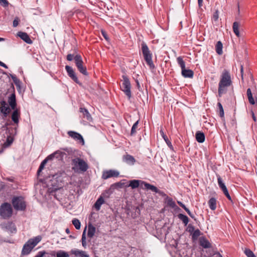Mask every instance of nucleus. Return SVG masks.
<instances>
[{"instance_id": "obj_16", "label": "nucleus", "mask_w": 257, "mask_h": 257, "mask_svg": "<svg viewBox=\"0 0 257 257\" xmlns=\"http://www.w3.org/2000/svg\"><path fill=\"white\" fill-rule=\"evenodd\" d=\"M164 203L168 207L172 208V209H180L176 204L175 201L170 197H167V198H164Z\"/></svg>"}, {"instance_id": "obj_36", "label": "nucleus", "mask_w": 257, "mask_h": 257, "mask_svg": "<svg viewBox=\"0 0 257 257\" xmlns=\"http://www.w3.org/2000/svg\"><path fill=\"white\" fill-rule=\"evenodd\" d=\"M178 216V218L181 220H182L183 223L185 225H186L188 223L189 218H188V217L186 215H185L184 214H181V213H180V214H179Z\"/></svg>"}, {"instance_id": "obj_59", "label": "nucleus", "mask_w": 257, "mask_h": 257, "mask_svg": "<svg viewBox=\"0 0 257 257\" xmlns=\"http://www.w3.org/2000/svg\"><path fill=\"white\" fill-rule=\"evenodd\" d=\"M0 66H2L5 68H8V66L4 63L0 61Z\"/></svg>"}, {"instance_id": "obj_35", "label": "nucleus", "mask_w": 257, "mask_h": 257, "mask_svg": "<svg viewBox=\"0 0 257 257\" xmlns=\"http://www.w3.org/2000/svg\"><path fill=\"white\" fill-rule=\"evenodd\" d=\"M217 200L214 197H211L208 201V204L210 209H216Z\"/></svg>"}, {"instance_id": "obj_1", "label": "nucleus", "mask_w": 257, "mask_h": 257, "mask_svg": "<svg viewBox=\"0 0 257 257\" xmlns=\"http://www.w3.org/2000/svg\"><path fill=\"white\" fill-rule=\"evenodd\" d=\"M52 185L54 189V195L55 197L59 201H61L64 197L63 193H61V189L63 187L64 184V176L63 173L55 174L52 176Z\"/></svg>"}, {"instance_id": "obj_64", "label": "nucleus", "mask_w": 257, "mask_h": 257, "mask_svg": "<svg viewBox=\"0 0 257 257\" xmlns=\"http://www.w3.org/2000/svg\"><path fill=\"white\" fill-rule=\"evenodd\" d=\"M214 257H222V256L219 252H216L214 254Z\"/></svg>"}, {"instance_id": "obj_60", "label": "nucleus", "mask_w": 257, "mask_h": 257, "mask_svg": "<svg viewBox=\"0 0 257 257\" xmlns=\"http://www.w3.org/2000/svg\"><path fill=\"white\" fill-rule=\"evenodd\" d=\"M222 191L223 192V194H225L227 192H228V190L226 188V187L223 188L222 189H221Z\"/></svg>"}, {"instance_id": "obj_57", "label": "nucleus", "mask_w": 257, "mask_h": 257, "mask_svg": "<svg viewBox=\"0 0 257 257\" xmlns=\"http://www.w3.org/2000/svg\"><path fill=\"white\" fill-rule=\"evenodd\" d=\"M224 195L226 197V198L229 200L231 201V197L230 195H229V192H227V193L224 194Z\"/></svg>"}, {"instance_id": "obj_13", "label": "nucleus", "mask_w": 257, "mask_h": 257, "mask_svg": "<svg viewBox=\"0 0 257 257\" xmlns=\"http://www.w3.org/2000/svg\"><path fill=\"white\" fill-rule=\"evenodd\" d=\"M1 107H0V111L3 114L4 117H7L11 111V109L8 105L7 103L4 100L0 102Z\"/></svg>"}, {"instance_id": "obj_22", "label": "nucleus", "mask_w": 257, "mask_h": 257, "mask_svg": "<svg viewBox=\"0 0 257 257\" xmlns=\"http://www.w3.org/2000/svg\"><path fill=\"white\" fill-rule=\"evenodd\" d=\"M71 252L76 257H89V255L85 251L80 250L78 249H72Z\"/></svg>"}, {"instance_id": "obj_50", "label": "nucleus", "mask_w": 257, "mask_h": 257, "mask_svg": "<svg viewBox=\"0 0 257 257\" xmlns=\"http://www.w3.org/2000/svg\"><path fill=\"white\" fill-rule=\"evenodd\" d=\"M46 254H48L46 251H39L35 257H43Z\"/></svg>"}, {"instance_id": "obj_54", "label": "nucleus", "mask_w": 257, "mask_h": 257, "mask_svg": "<svg viewBox=\"0 0 257 257\" xmlns=\"http://www.w3.org/2000/svg\"><path fill=\"white\" fill-rule=\"evenodd\" d=\"M0 5L4 7H6L9 5L7 0H0Z\"/></svg>"}, {"instance_id": "obj_4", "label": "nucleus", "mask_w": 257, "mask_h": 257, "mask_svg": "<svg viewBox=\"0 0 257 257\" xmlns=\"http://www.w3.org/2000/svg\"><path fill=\"white\" fill-rule=\"evenodd\" d=\"M71 165L72 169L75 173L85 172L89 168L87 162L83 159L79 157H76L72 159Z\"/></svg>"}, {"instance_id": "obj_9", "label": "nucleus", "mask_w": 257, "mask_h": 257, "mask_svg": "<svg viewBox=\"0 0 257 257\" xmlns=\"http://www.w3.org/2000/svg\"><path fill=\"white\" fill-rule=\"evenodd\" d=\"M12 203L14 209H26V202L22 196H14Z\"/></svg>"}, {"instance_id": "obj_14", "label": "nucleus", "mask_w": 257, "mask_h": 257, "mask_svg": "<svg viewBox=\"0 0 257 257\" xmlns=\"http://www.w3.org/2000/svg\"><path fill=\"white\" fill-rule=\"evenodd\" d=\"M64 156V152L61 150H58L48 156L50 161L56 159L57 161H62Z\"/></svg>"}, {"instance_id": "obj_38", "label": "nucleus", "mask_w": 257, "mask_h": 257, "mask_svg": "<svg viewBox=\"0 0 257 257\" xmlns=\"http://www.w3.org/2000/svg\"><path fill=\"white\" fill-rule=\"evenodd\" d=\"M217 106L218 107V114H219V115L222 118H224V110H223V106H222V104H221L220 102H218L217 103Z\"/></svg>"}, {"instance_id": "obj_30", "label": "nucleus", "mask_w": 257, "mask_h": 257, "mask_svg": "<svg viewBox=\"0 0 257 257\" xmlns=\"http://www.w3.org/2000/svg\"><path fill=\"white\" fill-rule=\"evenodd\" d=\"M47 254L48 255L47 257H64V251L59 250L57 252H56L55 251H52L50 253Z\"/></svg>"}, {"instance_id": "obj_48", "label": "nucleus", "mask_w": 257, "mask_h": 257, "mask_svg": "<svg viewBox=\"0 0 257 257\" xmlns=\"http://www.w3.org/2000/svg\"><path fill=\"white\" fill-rule=\"evenodd\" d=\"M125 180H122L120 182L115 183L113 185H114L116 187H117L118 188H122L123 186H124V183L122 182V181H125Z\"/></svg>"}, {"instance_id": "obj_23", "label": "nucleus", "mask_w": 257, "mask_h": 257, "mask_svg": "<svg viewBox=\"0 0 257 257\" xmlns=\"http://www.w3.org/2000/svg\"><path fill=\"white\" fill-rule=\"evenodd\" d=\"M123 160L125 163L130 165H134L136 161L135 158L133 156L129 154H126L124 155L123 156Z\"/></svg>"}, {"instance_id": "obj_43", "label": "nucleus", "mask_w": 257, "mask_h": 257, "mask_svg": "<svg viewBox=\"0 0 257 257\" xmlns=\"http://www.w3.org/2000/svg\"><path fill=\"white\" fill-rule=\"evenodd\" d=\"M72 222L76 229H79L80 228L81 223L80 221L78 219H73L72 221Z\"/></svg>"}, {"instance_id": "obj_10", "label": "nucleus", "mask_w": 257, "mask_h": 257, "mask_svg": "<svg viewBox=\"0 0 257 257\" xmlns=\"http://www.w3.org/2000/svg\"><path fill=\"white\" fill-rule=\"evenodd\" d=\"M67 134L69 138L76 141L78 144L81 146L84 145V139L80 134L73 131H69L67 132Z\"/></svg>"}, {"instance_id": "obj_58", "label": "nucleus", "mask_w": 257, "mask_h": 257, "mask_svg": "<svg viewBox=\"0 0 257 257\" xmlns=\"http://www.w3.org/2000/svg\"><path fill=\"white\" fill-rule=\"evenodd\" d=\"M5 184L2 182H0V191L5 188Z\"/></svg>"}, {"instance_id": "obj_42", "label": "nucleus", "mask_w": 257, "mask_h": 257, "mask_svg": "<svg viewBox=\"0 0 257 257\" xmlns=\"http://www.w3.org/2000/svg\"><path fill=\"white\" fill-rule=\"evenodd\" d=\"M217 182L218 186L220 189H222L223 188L225 187L226 186L225 185L224 183L223 182L220 176L219 175H217Z\"/></svg>"}, {"instance_id": "obj_41", "label": "nucleus", "mask_w": 257, "mask_h": 257, "mask_svg": "<svg viewBox=\"0 0 257 257\" xmlns=\"http://www.w3.org/2000/svg\"><path fill=\"white\" fill-rule=\"evenodd\" d=\"M200 234H201L200 231L198 229H196L191 234L192 239L194 240H196L198 238V237L200 235Z\"/></svg>"}, {"instance_id": "obj_3", "label": "nucleus", "mask_w": 257, "mask_h": 257, "mask_svg": "<svg viewBox=\"0 0 257 257\" xmlns=\"http://www.w3.org/2000/svg\"><path fill=\"white\" fill-rule=\"evenodd\" d=\"M66 59L69 61L74 60L78 70L84 75H88L86 66H83L82 57L80 55L77 53L76 49H74L72 53L68 54Z\"/></svg>"}, {"instance_id": "obj_20", "label": "nucleus", "mask_w": 257, "mask_h": 257, "mask_svg": "<svg viewBox=\"0 0 257 257\" xmlns=\"http://www.w3.org/2000/svg\"><path fill=\"white\" fill-rule=\"evenodd\" d=\"M17 35L27 44H31L33 43L29 36L28 35L27 33L25 32H19L17 34Z\"/></svg>"}, {"instance_id": "obj_44", "label": "nucleus", "mask_w": 257, "mask_h": 257, "mask_svg": "<svg viewBox=\"0 0 257 257\" xmlns=\"http://www.w3.org/2000/svg\"><path fill=\"white\" fill-rule=\"evenodd\" d=\"M10 76L13 80L14 83L16 84L17 86H19L20 85V80L16 77L15 75L10 74Z\"/></svg>"}, {"instance_id": "obj_40", "label": "nucleus", "mask_w": 257, "mask_h": 257, "mask_svg": "<svg viewBox=\"0 0 257 257\" xmlns=\"http://www.w3.org/2000/svg\"><path fill=\"white\" fill-rule=\"evenodd\" d=\"M139 120H137L133 125L131 131V135L135 136L137 133V128H138V123Z\"/></svg>"}, {"instance_id": "obj_21", "label": "nucleus", "mask_w": 257, "mask_h": 257, "mask_svg": "<svg viewBox=\"0 0 257 257\" xmlns=\"http://www.w3.org/2000/svg\"><path fill=\"white\" fill-rule=\"evenodd\" d=\"M143 181L139 180H132L130 181L129 184L128 185H126V187H131L132 189H136L140 185L142 188H143V185L142 184V182Z\"/></svg>"}, {"instance_id": "obj_39", "label": "nucleus", "mask_w": 257, "mask_h": 257, "mask_svg": "<svg viewBox=\"0 0 257 257\" xmlns=\"http://www.w3.org/2000/svg\"><path fill=\"white\" fill-rule=\"evenodd\" d=\"M86 227H85L82 235V238H81V242H82V245L84 248L86 247L87 243L86 241Z\"/></svg>"}, {"instance_id": "obj_19", "label": "nucleus", "mask_w": 257, "mask_h": 257, "mask_svg": "<svg viewBox=\"0 0 257 257\" xmlns=\"http://www.w3.org/2000/svg\"><path fill=\"white\" fill-rule=\"evenodd\" d=\"M8 103L12 109H15L17 106L16 94L12 93L8 98Z\"/></svg>"}, {"instance_id": "obj_27", "label": "nucleus", "mask_w": 257, "mask_h": 257, "mask_svg": "<svg viewBox=\"0 0 257 257\" xmlns=\"http://www.w3.org/2000/svg\"><path fill=\"white\" fill-rule=\"evenodd\" d=\"M96 232V228L92 224L89 223L88 225L87 236L92 238Z\"/></svg>"}, {"instance_id": "obj_2", "label": "nucleus", "mask_w": 257, "mask_h": 257, "mask_svg": "<svg viewBox=\"0 0 257 257\" xmlns=\"http://www.w3.org/2000/svg\"><path fill=\"white\" fill-rule=\"evenodd\" d=\"M232 84V80L229 71L226 69L223 70L220 78L218 83V93L221 97L227 91V88Z\"/></svg>"}, {"instance_id": "obj_49", "label": "nucleus", "mask_w": 257, "mask_h": 257, "mask_svg": "<svg viewBox=\"0 0 257 257\" xmlns=\"http://www.w3.org/2000/svg\"><path fill=\"white\" fill-rule=\"evenodd\" d=\"M219 18V14L218 11H216L213 14L212 19L214 20V21H216L218 20Z\"/></svg>"}, {"instance_id": "obj_7", "label": "nucleus", "mask_w": 257, "mask_h": 257, "mask_svg": "<svg viewBox=\"0 0 257 257\" xmlns=\"http://www.w3.org/2000/svg\"><path fill=\"white\" fill-rule=\"evenodd\" d=\"M122 84L120 85V89L124 92L128 99H130L132 97V92L131 90V84L130 79L126 75H122Z\"/></svg>"}, {"instance_id": "obj_26", "label": "nucleus", "mask_w": 257, "mask_h": 257, "mask_svg": "<svg viewBox=\"0 0 257 257\" xmlns=\"http://www.w3.org/2000/svg\"><path fill=\"white\" fill-rule=\"evenodd\" d=\"M13 110L14 111L12 114V119L15 123L18 124L19 121V117L20 116V110L17 108Z\"/></svg>"}, {"instance_id": "obj_34", "label": "nucleus", "mask_w": 257, "mask_h": 257, "mask_svg": "<svg viewBox=\"0 0 257 257\" xmlns=\"http://www.w3.org/2000/svg\"><path fill=\"white\" fill-rule=\"evenodd\" d=\"M246 94L249 103L252 105L255 104V102L253 98L250 88H248L247 89Z\"/></svg>"}, {"instance_id": "obj_31", "label": "nucleus", "mask_w": 257, "mask_h": 257, "mask_svg": "<svg viewBox=\"0 0 257 257\" xmlns=\"http://www.w3.org/2000/svg\"><path fill=\"white\" fill-rule=\"evenodd\" d=\"M50 158H48L47 156L41 163L39 169L37 171V175L39 176L40 175V173L42 171V170L44 169L45 165L47 164V163L49 161H50Z\"/></svg>"}, {"instance_id": "obj_25", "label": "nucleus", "mask_w": 257, "mask_h": 257, "mask_svg": "<svg viewBox=\"0 0 257 257\" xmlns=\"http://www.w3.org/2000/svg\"><path fill=\"white\" fill-rule=\"evenodd\" d=\"M142 184H144L143 188H144V189H146L147 190H150L152 191H153L156 193H157V192L159 190L157 188V187H156V186H155L152 184H149L146 182H145V181H142Z\"/></svg>"}, {"instance_id": "obj_17", "label": "nucleus", "mask_w": 257, "mask_h": 257, "mask_svg": "<svg viewBox=\"0 0 257 257\" xmlns=\"http://www.w3.org/2000/svg\"><path fill=\"white\" fill-rule=\"evenodd\" d=\"M1 227L4 230H10L12 232V230H14L15 231L16 230V228L15 227V225L12 222H4L3 223H1Z\"/></svg>"}, {"instance_id": "obj_11", "label": "nucleus", "mask_w": 257, "mask_h": 257, "mask_svg": "<svg viewBox=\"0 0 257 257\" xmlns=\"http://www.w3.org/2000/svg\"><path fill=\"white\" fill-rule=\"evenodd\" d=\"M65 70L67 73L68 76L76 83L81 85V83L79 80L76 73L75 70L69 66H65Z\"/></svg>"}, {"instance_id": "obj_24", "label": "nucleus", "mask_w": 257, "mask_h": 257, "mask_svg": "<svg viewBox=\"0 0 257 257\" xmlns=\"http://www.w3.org/2000/svg\"><path fill=\"white\" fill-rule=\"evenodd\" d=\"M199 244L204 248L211 247V244L209 241L204 237H201L199 238Z\"/></svg>"}, {"instance_id": "obj_62", "label": "nucleus", "mask_w": 257, "mask_h": 257, "mask_svg": "<svg viewBox=\"0 0 257 257\" xmlns=\"http://www.w3.org/2000/svg\"><path fill=\"white\" fill-rule=\"evenodd\" d=\"M136 84H137V88H138V89H140V87H141V86H140V83L138 81V80H136Z\"/></svg>"}, {"instance_id": "obj_33", "label": "nucleus", "mask_w": 257, "mask_h": 257, "mask_svg": "<svg viewBox=\"0 0 257 257\" xmlns=\"http://www.w3.org/2000/svg\"><path fill=\"white\" fill-rule=\"evenodd\" d=\"M223 45L221 41H218L215 45V51L218 55H222Z\"/></svg>"}, {"instance_id": "obj_45", "label": "nucleus", "mask_w": 257, "mask_h": 257, "mask_svg": "<svg viewBox=\"0 0 257 257\" xmlns=\"http://www.w3.org/2000/svg\"><path fill=\"white\" fill-rule=\"evenodd\" d=\"M244 253L247 257H256L250 249L246 248Z\"/></svg>"}, {"instance_id": "obj_46", "label": "nucleus", "mask_w": 257, "mask_h": 257, "mask_svg": "<svg viewBox=\"0 0 257 257\" xmlns=\"http://www.w3.org/2000/svg\"><path fill=\"white\" fill-rule=\"evenodd\" d=\"M0 209H13L12 207V205L10 203L5 202L3 203Z\"/></svg>"}, {"instance_id": "obj_63", "label": "nucleus", "mask_w": 257, "mask_h": 257, "mask_svg": "<svg viewBox=\"0 0 257 257\" xmlns=\"http://www.w3.org/2000/svg\"><path fill=\"white\" fill-rule=\"evenodd\" d=\"M203 0H198V4L199 7L202 6Z\"/></svg>"}, {"instance_id": "obj_52", "label": "nucleus", "mask_w": 257, "mask_h": 257, "mask_svg": "<svg viewBox=\"0 0 257 257\" xmlns=\"http://www.w3.org/2000/svg\"><path fill=\"white\" fill-rule=\"evenodd\" d=\"M101 33L106 40L108 41L109 40V37L107 34V33L105 32V31H104L103 30H101Z\"/></svg>"}, {"instance_id": "obj_5", "label": "nucleus", "mask_w": 257, "mask_h": 257, "mask_svg": "<svg viewBox=\"0 0 257 257\" xmlns=\"http://www.w3.org/2000/svg\"><path fill=\"white\" fill-rule=\"evenodd\" d=\"M141 50L144 60L147 64L149 66L151 69H154L155 66L152 60V53L149 50L147 44L144 41L141 43Z\"/></svg>"}, {"instance_id": "obj_15", "label": "nucleus", "mask_w": 257, "mask_h": 257, "mask_svg": "<svg viewBox=\"0 0 257 257\" xmlns=\"http://www.w3.org/2000/svg\"><path fill=\"white\" fill-rule=\"evenodd\" d=\"M79 112L82 113V116L88 122L92 121V117L89 112L88 110L84 107H80Z\"/></svg>"}, {"instance_id": "obj_47", "label": "nucleus", "mask_w": 257, "mask_h": 257, "mask_svg": "<svg viewBox=\"0 0 257 257\" xmlns=\"http://www.w3.org/2000/svg\"><path fill=\"white\" fill-rule=\"evenodd\" d=\"M9 133L10 136H14L17 134V128H9L8 129Z\"/></svg>"}, {"instance_id": "obj_18", "label": "nucleus", "mask_w": 257, "mask_h": 257, "mask_svg": "<svg viewBox=\"0 0 257 257\" xmlns=\"http://www.w3.org/2000/svg\"><path fill=\"white\" fill-rule=\"evenodd\" d=\"M160 134L166 143L167 144L168 147L170 148V149L172 151H174V147L172 144V143L171 141L168 139V137L165 135V133L164 132V130L162 128H161V130H160Z\"/></svg>"}, {"instance_id": "obj_53", "label": "nucleus", "mask_w": 257, "mask_h": 257, "mask_svg": "<svg viewBox=\"0 0 257 257\" xmlns=\"http://www.w3.org/2000/svg\"><path fill=\"white\" fill-rule=\"evenodd\" d=\"M157 193L159 194L161 196H162L164 198H167V197H168V196L166 193H165L163 191H161L160 190H158Z\"/></svg>"}, {"instance_id": "obj_12", "label": "nucleus", "mask_w": 257, "mask_h": 257, "mask_svg": "<svg viewBox=\"0 0 257 257\" xmlns=\"http://www.w3.org/2000/svg\"><path fill=\"white\" fill-rule=\"evenodd\" d=\"M119 176L118 171L114 170H104L102 172L101 178L103 180H106L112 177H118Z\"/></svg>"}, {"instance_id": "obj_6", "label": "nucleus", "mask_w": 257, "mask_h": 257, "mask_svg": "<svg viewBox=\"0 0 257 257\" xmlns=\"http://www.w3.org/2000/svg\"><path fill=\"white\" fill-rule=\"evenodd\" d=\"M41 236H37L34 238L30 239L23 246L22 250V255L29 254L32 249L41 240Z\"/></svg>"}, {"instance_id": "obj_56", "label": "nucleus", "mask_w": 257, "mask_h": 257, "mask_svg": "<svg viewBox=\"0 0 257 257\" xmlns=\"http://www.w3.org/2000/svg\"><path fill=\"white\" fill-rule=\"evenodd\" d=\"M195 230L194 226H191L189 227V232H190L191 234L193 232V231Z\"/></svg>"}, {"instance_id": "obj_51", "label": "nucleus", "mask_w": 257, "mask_h": 257, "mask_svg": "<svg viewBox=\"0 0 257 257\" xmlns=\"http://www.w3.org/2000/svg\"><path fill=\"white\" fill-rule=\"evenodd\" d=\"M19 22H20V20H19V18H18V17L15 18L14 20L13 21V26L14 27H17L18 25H19Z\"/></svg>"}, {"instance_id": "obj_37", "label": "nucleus", "mask_w": 257, "mask_h": 257, "mask_svg": "<svg viewBox=\"0 0 257 257\" xmlns=\"http://www.w3.org/2000/svg\"><path fill=\"white\" fill-rule=\"evenodd\" d=\"M104 203L103 198L100 196L96 201L94 205L95 209H99L101 205Z\"/></svg>"}, {"instance_id": "obj_32", "label": "nucleus", "mask_w": 257, "mask_h": 257, "mask_svg": "<svg viewBox=\"0 0 257 257\" xmlns=\"http://www.w3.org/2000/svg\"><path fill=\"white\" fill-rule=\"evenodd\" d=\"M239 27V24L238 22H234L233 23V25H232L233 31L237 37H239L240 36Z\"/></svg>"}, {"instance_id": "obj_55", "label": "nucleus", "mask_w": 257, "mask_h": 257, "mask_svg": "<svg viewBox=\"0 0 257 257\" xmlns=\"http://www.w3.org/2000/svg\"><path fill=\"white\" fill-rule=\"evenodd\" d=\"M177 203L182 208H183V209H187L185 205L183 204L181 202L177 201Z\"/></svg>"}, {"instance_id": "obj_28", "label": "nucleus", "mask_w": 257, "mask_h": 257, "mask_svg": "<svg viewBox=\"0 0 257 257\" xmlns=\"http://www.w3.org/2000/svg\"><path fill=\"white\" fill-rule=\"evenodd\" d=\"M196 140L199 143H202L205 141V136L203 132L197 131L195 134Z\"/></svg>"}, {"instance_id": "obj_29", "label": "nucleus", "mask_w": 257, "mask_h": 257, "mask_svg": "<svg viewBox=\"0 0 257 257\" xmlns=\"http://www.w3.org/2000/svg\"><path fill=\"white\" fill-rule=\"evenodd\" d=\"M13 210H0V215L4 219H7L12 216Z\"/></svg>"}, {"instance_id": "obj_61", "label": "nucleus", "mask_w": 257, "mask_h": 257, "mask_svg": "<svg viewBox=\"0 0 257 257\" xmlns=\"http://www.w3.org/2000/svg\"><path fill=\"white\" fill-rule=\"evenodd\" d=\"M13 141V140L12 139L11 140H10L9 139H8L7 140V143H8V145H11Z\"/></svg>"}, {"instance_id": "obj_8", "label": "nucleus", "mask_w": 257, "mask_h": 257, "mask_svg": "<svg viewBox=\"0 0 257 257\" xmlns=\"http://www.w3.org/2000/svg\"><path fill=\"white\" fill-rule=\"evenodd\" d=\"M178 65L181 68L182 75L185 78H193L194 72L191 69H187L185 68V63L182 57L179 56L177 58Z\"/></svg>"}]
</instances>
